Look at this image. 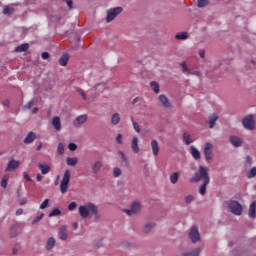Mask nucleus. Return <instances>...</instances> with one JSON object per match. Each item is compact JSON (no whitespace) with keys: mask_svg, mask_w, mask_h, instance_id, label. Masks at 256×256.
<instances>
[{"mask_svg":"<svg viewBox=\"0 0 256 256\" xmlns=\"http://www.w3.org/2000/svg\"><path fill=\"white\" fill-rule=\"evenodd\" d=\"M102 168H103V162L98 160L91 167L92 173L94 175H97V173H99V171H101Z\"/></svg>","mask_w":256,"mask_h":256,"instance_id":"nucleus-15","label":"nucleus"},{"mask_svg":"<svg viewBox=\"0 0 256 256\" xmlns=\"http://www.w3.org/2000/svg\"><path fill=\"white\" fill-rule=\"evenodd\" d=\"M19 229V225L14 224L10 228V238L15 239L17 237V230Z\"/></svg>","mask_w":256,"mask_h":256,"instance_id":"nucleus-30","label":"nucleus"},{"mask_svg":"<svg viewBox=\"0 0 256 256\" xmlns=\"http://www.w3.org/2000/svg\"><path fill=\"white\" fill-rule=\"evenodd\" d=\"M35 105V101L31 100L26 105L22 107V111H27L28 109H31Z\"/></svg>","mask_w":256,"mask_h":256,"instance_id":"nucleus-43","label":"nucleus"},{"mask_svg":"<svg viewBox=\"0 0 256 256\" xmlns=\"http://www.w3.org/2000/svg\"><path fill=\"white\" fill-rule=\"evenodd\" d=\"M158 99L163 107H165L166 109H171V102H169V98H167L165 94L159 95Z\"/></svg>","mask_w":256,"mask_h":256,"instance_id":"nucleus-12","label":"nucleus"},{"mask_svg":"<svg viewBox=\"0 0 256 256\" xmlns=\"http://www.w3.org/2000/svg\"><path fill=\"white\" fill-rule=\"evenodd\" d=\"M204 157L207 163L213 161V144L207 142L204 147Z\"/></svg>","mask_w":256,"mask_h":256,"instance_id":"nucleus-8","label":"nucleus"},{"mask_svg":"<svg viewBox=\"0 0 256 256\" xmlns=\"http://www.w3.org/2000/svg\"><path fill=\"white\" fill-rule=\"evenodd\" d=\"M185 201L188 204L193 203V201H195V197L193 195H188L185 197Z\"/></svg>","mask_w":256,"mask_h":256,"instance_id":"nucleus-51","label":"nucleus"},{"mask_svg":"<svg viewBox=\"0 0 256 256\" xmlns=\"http://www.w3.org/2000/svg\"><path fill=\"white\" fill-rule=\"evenodd\" d=\"M157 226V224L155 223H147L144 225L143 229H142V232L145 234V235H148V233L150 231H152L153 229H155V227Z\"/></svg>","mask_w":256,"mask_h":256,"instance_id":"nucleus-20","label":"nucleus"},{"mask_svg":"<svg viewBox=\"0 0 256 256\" xmlns=\"http://www.w3.org/2000/svg\"><path fill=\"white\" fill-rule=\"evenodd\" d=\"M190 151H191V155H192L193 159H195V161H199V159H201V152H199V150L195 146H191Z\"/></svg>","mask_w":256,"mask_h":256,"instance_id":"nucleus-17","label":"nucleus"},{"mask_svg":"<svg viewBox=\"0 0 256 256\" xmlns=\"http://www.w3.org/2000/svg\"><path fill=\"white\" fill-rule=\"evenodd\" d=\"M188 38H189V33L187 32H180L175 35V39L177 41H185Z\"/></svg>","mask_w":256,"mask_h":256,"instance_id":"nucleus-28","label":"nucleus"},{"mask_svg":"<svg viewBox=\"0 0 256 256\" xmlns=\"http://www.w3.org/2000/svg\"><path fill=\"white\" fill-rule=\"evenodd\" d=\"M37 139V134L35 132H29L24 139V145H29V143H33Z\"/></svg>","mask_w":256,"mask_h":256,"instance_id":"nucleus-13","label":"nucleus"},{"mask_svg":"<svg viewBox=\"0 0 256 256\" xmlns=\"http://www.w3.org/2000/svg\"><path fill=\"white\" fill-rule=\"evenodd\" d=\"M9 181V176H3L2 180H1V187H3V189H7V183Z\"/></svg>","mask_w":256,"mask_h":256,"instance_id":"nucleus-42","label":"nucleus"},{"mask_svg":"<svg viewBox=\"0 0 256 256\" xmlns=\"http://www.w3.org/2000/svg\"><path fill=\"white\" fill-rule=\"evenodd\" d=\"M131 148L133 153H139V138L137 136L132 139Z\"/></svg>","mask_w":256,"mask_h":256,"instance_id":"nucleus-18","label":"nucleus"},{"mask_svg":"<svg viewBox=\"0 0 256 256\" xmlns=\"http://www.w3.org/2000/svg\"><path fill=\"white\" fill-rule=\"evenodd\" d=\"M120 121H121V116L119 115V113H114L111 117L112 125H119Z\"/></svg>","mask_w":256,"mask_h":256,"instance_id":"nucleus-33","label":"nucleus"},{"mask_svg":"<svg viewBox=\"0 0 256 256\" xmlns=\"http://www.w3.org/2000/svg\"><path fill=\"white\" fill-rule=\"evenodd\" d=\"M248 217H250V219H255L256 217V202H252L249 206V210H248Z\"/></svg>","mask_w":256,"mask_h":256,"instance_id":"nucleus-16","label":"nucleus"},{"mask_svg":"<svg viewBox=\"0 0 256 256\" xmlns=\"http://www.w3.org/2000/svg\"><path fill=\"white\" fill-rule=\"evenodd\" d=\"M19 205H27V198L20 200Z\"/></svg>","mask_w":256,"mask_h":256,"instance_id":"nucleus-62","label":"nucleus"},{"mask_svg":"<svg viewBox=\"0 0 256 256\" xmlns=\"http://www.w3.org/2000/svg\"><path fill=\"white\" fill-rule=\"evenodd\" d=\"M131 210L133 211L134 215H136V213L141 211V204H139V202H134L131 206Z\"/></svg>","mask_w":256,"mask_h":256,"instance_id":"nucleus-36","label":"nucleus"},{"mask_svg":"<svg viewBox=\"0 0 256 256\" xmlns=\"http://www.w3.org/2000/svg\"><path fill=\"white\" fill-rule=\"evenodd\" d=\"M59 235L61 241H67V226H61L59 228Z\"/></svg>","mask_w":256,"mask_h":256,"instance_id":"nucleus-22","label":"nucleus"},{"mask_svg":"<svg viewBox=\"0 0 256 256\" xmlns=\"http://www.w3.org/2000/svg\"><path fill=\"white\" fill-rule=\"evenodd\" d=\"M25 51H29V44L24 43L22 45H19L15 48L16 53H25Z\"/></svg>","mask_w":256,"mask_h":256,"instance_id":"nucleus-25","label":"nucleus"},{"mask_svg":"<svg viewBox=\"0 0 256 256\" xmlns=\"http://www.w3.org/2000/svg\"><path fill=\"white\" fill-rule=\"evenodd\" d=\"M38 167L42 175H47V173H49V171L51 170V167H49V165L47 164H39Z\"/></svg>","mask_w":256,"mask_h":256,"instance_id":"nucleus-32","label":"nucleus"},{"mask_svg":"<svg viewBox=\"0 0 256 256\" xmlns=\"http://www.w3.org/2000/svg\"><path fill=\"white\" fill-rule=\"evenodd\" d=\"M16 215H23V208H19L17 211H16Z\"/></svg>","mask_w":256,"mask_h":256,"instance_id":"nucleus-64","label":"nucleus"},{"mask_svg":"<svg viewBox=\"0 0 256 256\" xmlns=\"http://www.w3.org/2000/svg\"><path fill=\"white\" fill-rule=\"evenodd\" d=\"M154 93H159V83L155 82V81H152L150 83Z\"/></svg>","mask_w":256,"mask_h":256,"instance_id":"nucleus-44","label":"nucleus"},{"mask_svg":"<svg viewBox=\"0 0 256 256\" xmlns=\"http://www.w3.org/2000/svg\"><path fill=\"white\" fill-rule=\"evenodd\" d=\"M179 175H181V172H174L170 176V183H172V185H175L177 181H179Z\"/></svg>","mask_w":256,"mask_h":256,"instance_id":"nucleus-35","label":"nucleus"},{"mask_svg":"<svg viewBox=\"0 0 256 256\" xmlns=\"http://www.w3.org/2000/svg\"><path fill=\"white\" fill-rule=\"evenodd\" d=\"M246 161L247 163H249L250 165H253V158L251 156H246Z\"/></svg>","mask_w":256,"mask_h":256,"instance_id":"nucleus-61","label":"nucleus"},{"mask_svg":"<svg viewBox=\"0 0 256 256\" xmlns=\"http://www.w3.org/2000/svg\"><path fill=\"white\" fill-rule=\"evenodd\" d=\"M228 209L233 215H242L243 214V206L237 200H231L228 202Z\"/></svg>","mask_w":256,"mask_h":256,"instance_id":"nucleus-5","label":"nucleus"},{"mask_svg":"<svg viewBox=\"0 0 256 256\" xmlns=\"http://www.w3.org/2000/svg\"><path fill=\"white\" fill-rule=\"evenodd\" d=\"M229 141L233 147H242L243 146V139L239 136L232 135L229 137Z\"/></svg>","mask_w":256,"mask_h":256,"instance_id":"nucleus-9","label":"nucleus"},{"mask_svg":"<svg viewBox=\"0 0 256 256\" xmlns=\"http://www.w3.org/2000/svg\"><path fill=\"white\" fill-rule=\"evenodd\" d=\"M68 149H69L70 151H77V144H75V143H73V142L69 143V144H68Z\"/></svg>","mask_w":256,"mask_h":256,"instance_id":"nucleus-54","label":"nucleus"},{"mask_svg":"<svg viewBox=\"0 0 256 256\" xmlns=\"http://www.w3.org/2000/svg\"><path fill=\"white\" fill-rule=\"evenodd\" d=\"M2 105H3L4 107H9V105H11V102L9 101V99H6V100H4V101L2 102Z\"/></svg>","mask_w":256,"mask_h":256,"instance_id":"nucleus-60","label":"nucleus"},{"mask_svg":"<svg viewBox=\"0 0 256 256\" xmlns=\"http://www.w3.org/2000/svg\"><path fill=\"white\" fill-rule=\"evenodd\" d=\"M2 13L3 15H13V13H15V8L6 5L4 6Z\"/></svg>","mask_w":256,"mask_h":256,"instance_id":"nucleus-34","label":"nucleus"},{"mask_svg":"<svg viewBox=\"0 0 256 256\" xmlns=\"http://www.w3.org/2000/svg\"><path fill=\"white\" fill-rule=\"evenodd\" d=\"M19 165H21V163L15 159H12L8 162V165L5 169L6 172H11V171H15V169H19Z\"/></svg>","mask_w":256,"mask_h":256,"instance_id":"nucleus-11","label":"nucleus"},{"mask_svg":"<svg viewBox=\"0 0 256 256\" xmlns=\"http://www.w3.org/2000/svg\"><path fill=\"white\" fill-rule=\"evenodd\" d=\"M118 155H120L121 163L124 167H129V158L125 156L123 151H118Z\"/></svg>","mask_w":256,"mask_h":256,"instance_id":"nucleus-21","label":"nucleus"},{"mask_svg":"<svg viewBox=\"0 0 256 256\" xmlns=\"http://www.w3.org/2000/svg\"><path fill=\"white\" fill-rule=\"evenodd\" d=\"M61 215V209L54 208L49 214L48 217H59Z\"/></svg>","mask_w":256,"mask_h":256,"instance_id":"nucleus-39","label":"nucleus"},{"mask_svg":"<svg viewBox=\"0 0 256 256\" xmlns=\"http://www.w3.org/2000/svg\"><path fill=\"white\" fill-rule=\"evenodd\" d=\"M124 213H126V215H128L129 217H131V215H135V212H133V210L132 209H130V210H124Z\"/></svg>","mask_w":256,"mask_h":256,"instance_id":"nucleus-58","label":"nucleus"},{"mask_svg":"<svg viewBox=\"0 0 256 256\" xmlns=\"http://www.w3.org/2000/svg\"><path fill=\"white\" fill-rule=\"evenodd\" d=\"M133 129L136 131V133H141V127L139 126V123L135 122L133 117H131Z\"/></svg>","mask_w":256,"mask_h":256,"instance_id":"nucleus-41","label":"nucleus"},{"mask_svg":"<svg viewBox=\"0 0 256 256\" xmlns=\"http://www.w3.org/2000/svg\"><path fill=\"white\" fill-rule=\"evenodd\" d=\"M66 163L67 165H69L70 167H75V165H77V163H79V159L77 157H68L66 159Z\"/></svg>","mask_w":256,"mask_h":256,"instance_id":"nucleus-31","label":"nucleus"},{"mask_svg":"<svg viewBox=\"0 0 256 256\" xmlns=\"http://www.w3.org/2000/svg\"><path fill=\"white\" fill-rule=\"evenodd\" d=\"M189 238L192 243H197L201 241V235L199 234V228L197 225H193L189 232Z\"/></svg>","mask_w":256,"mask_h":256,"instance_id":"nucleus-7","label":"nucleus"},{"mask_svg":"<svg viewBox=\"0 0 256 256\" xmlns=\"http://www.w3.org/2000/svg\"><path fill=\"white\" fill-rule=\"evenodd\" d=\"M208 119L209 129H213V127H215L217 121L219 120V116H217V114H211Z\"/></svg>","mask_w":256,"mask_h":256,"instance_id":"nucleus-14","label":"nucleus"},{"mask_svg":"<svg viewBox=\"0 0 256 256\" xmlns=\"http://www.w3.org/2000/svg\"><path fill=\"white\" fill-rule=\"evenodd\" d=\"M57 151L59 155H63V153H65V145H63V143H59Z\"/></svg>","mask_w":256,"mask_h":256,"instance_id":"nucleus-47","label":"nucleus"},{"mask_svg":"<svg viewBox=\"0 0 256 256\" xmlns=\"http://www.w3.org/2000/svg\"><path fill=\"white\" fill-rule=\"evenodd\" d=\"M68 5V9H73V0H63Z\"/></svg>","mask_w":256,"mask_h":256,"instance_id":"nucleus-56","label":"nucleus"},{"mask_svg":"<svg viewBox=\"0 0 256 256\" xmlns=\"http://www.w3.org/2000/svg\"><path fill=\"white\" fill-rule=\"evenodd\" d=\"M45 217V213H41L39 216H37L33 221H32V225H37V223H39V221H41V219H43Z\"/></svg>","mask_w":256,"mask_h":256,"instance_id":"nucleus-45","label":"nucleus"},{"mask_svg":"<svg viewBox=\"0 0 256 256\" xmlns=\"http://www.w3.org/2000/svg\"><path fill=\"white\" fill-rule=\"evenodd\" d=\"M100 247H103V242L101 240L94 242L93 244L94 249H100Z\"/></svg>","mask_w":256,"mask_h":256,"instance_id":"nucleus-49","label":"nucleus"},{"mask_svg":"<svg viewBox=\"0 0 256 256\" xmlns=\"http://www.w3.org/2000/svg\"><path fill=\"white\" fill-rule=\"evenodd\" d=\"M209 3H210L209 0H198L197 7L199 9H203L204 7H207V5H209Z\"/></svg>","mask_w":256,"mask_h":256,"instance_id":"nucleus-38","label":"nucleus"},{"mask_svg":"<svg viewBox=\"0 0 256 256\" xmlns=\"http://www.w3.org/2000/svg\"><path fill=\"white\" fill-rule=\"evenodd\" d=\"M41 57L42 59L47 60L51 57V55L49 54V52H43Z\"/></svg>","mask_w":256,"mask_h":256,"instance_id":"nucleus-57","label":"nucleus"},{"mask_svg":"<svg viewBox=\"0 0 256 256\" xmlns=\"http://www.w3.org/2000/svg\"><path fill=\"white\" fill-rule=\"evenodd\" d=\"M199 55H200L201 59H205V50H200Z\"/></svg>","mask_w":256,"mask_h":256,"instance_id":"nucleus-63","label":"nucleus"},{"mask_svg":"<svg viewBox=\"0 0 256 256\" xmlns=\"http://www.w3.org/2000/svg\"><path fill=\"white\" fill-rule=\"evenodd\" d=\"M242 125L247 131H255V116L249 114L242 118Z\"/></svg>","mask_w":256,"mask_h":256,"instance_id":"nucleus-3","label":"nucleus"},{"mask_svg":"<svg viewBox=\"0 0 256 256\" xmlns=\"http://www.w3.org/2000/svg\"><path fill=\"white\" fill-rule=\"evenodd\" d=\"M77 92L80 93L82 99H84V101H86L87 94H85V91H83V89H81V88H77Z\"/></svg>","mask_w":256,"mask_h":256,"instance_id":"nucleus-53","label":"nucleus"},{"mask_svg":"<svg viewBox=\"0 0 256 256\" xmlns=\"http://www.w3.org/2000/svg\"><path fill=\"white\" fill-rule=\"evenodd\" d=\"M69 62V54L68 53H63L62 56L59 59V64L62 67L67 66V63Z\"/></svg>","mask_w":256,"mask_h":256,"instance_id":"nucleus-23","label":"nucleus"},{"mask_svg":"<svg viewBox=\"0 0 256 256\" xmlns=\"http://www.w3.org/2000/svg\"><path fill=\"white\" fill-rule=\"evenodd\" d=\"M199 255H201V248H196L191 252L181 253V256H199Z\"/></svg>","mask_w":256,"mask_h":256,"instance_id":"nucleus-26","label":"nucleus"},{"mask_svg":"<svg viewBox=\"0 0 256 256\" xmlns=\"http://www.w3.org/2000/svg\"><path fill=\"white\" fill-rule=\"evenodd\" d=\"M55 238L50 237L48 238L47 242H46V251H51V249H53V247H55Z\"/></svg>","mask_w":256,"mask_h":256,"instance_id":"nucleus-29","label":"nucleus"},{"mask_svg":"<svg viewBox=\"0 0 256 256\" xmlns=\"http://www.w3.org/2000/svg\"><path fill=\"white\" fill-rule=\"evenodd\" d=\"M49 206V199H45L41 205H40V209H47V207Z\"/></svg>","mask_w":256,"mask_h":256,"instance_id":"nucleus-50","label":"nucleus"},{"mask_svg":"<svg viewBox=\"0 0 256 256\" xmlns=\"http://www.w3.org/2000/svg\"><path fill=\"white\" fill-rule=\"evenodd\" d=\"M182 141L185 143V145H191L193 143V140L191 139V134L188 132H184L182 134Z\"/></svg>","mask_w":256,"mask_h":256,"instance_id":"nucleus-24","label":"nucleus"},{"mask_svg":"<svg viewBox=\"0 0 256 256\" xmlns=\"http://www.w3.org/2000/svg\"><path fill=\"white\" fill-rule=\"evenodd\" d=\"M199 172H196L192 178H190V183H199V181H203L202 185H200L199 193L200 195H207V185L211 182V178L209 177V168L204 166H199Z\"/></svg>","mask_w":256,"mask_h":256,"instance_id":"nucleus-1","label":"nucleus"},{"mask_svg":"<svg viewBox=\"0 0 256 256\" xmlns=\"http://www.w3.org/2000/svg\"><path fill=\"white\" fill-rule=\"evenodd\" d=\"M246 177L248 179H253L256 177V167L251 168V170L247 172Z\"/></svg>","mask_w":256,"mask_h":256,"instance_id":"nucleus-40","label":"nucleus"},{"mask_svg":"<svg viewBox=\"0 0 256 256\" xmlns=\"http://www.w3.org/2000/svg\"><path fill=\"white\" fill-rule=\"evenodd\" d=\"M116 141H117L118 145H123V135L117 134Z\"/></svg>","mask_w":256,"mask_h":256,"instance_id":"nucleus-55","label":"nucleus"},{"mask_svg":"<svg viewBox=\"0 0 256 256\" xmlns=\"http://www.w3.org/2000/svg\"><path fill=\"white\" fill-rule=\"evenodd\" d=\"M151 147H152L153 155L157 157V155H159V143L157 142V140L151 141Z\"/></svg>","mask_w":256,"mask_h":256,"instance_id":"nucleus-27","label":"nucleus"},{"mask_svg":"<svg viewBox=\"0 0 256 256\" xmlns=\"http://www.w3.org/2000/svg\"><path fill=\"white\" fill-rule=\"evenodd\" d=\"M77 209V202H71L68 206L69 211H75Z\"/></svg>","mask_w":256,"mask_h":256,"instance_id":"nucleus-52","label":"nucleus"},{"mask_svg":"<svg viewBox=\"0 0 256 256\" xmlns=\"http://www.w3.org/2000/svg\"><path fill=\"white\" fill-rule=\"evenodd\" d=\"M95 89H96V91H98V93H103V91H105V84L100 83V84L96 85Z\"/></svg>","mask_w":256,"mask_h":256,"instance_id":"nucleus-46","label":"nucleus"},{"mask_svg":"<svg viewBox=\"0 0 256 256\" xmlns=\"http://www.w3.org/2000/svg\"><path fill=\"white\" fill-rule=\"evenodd\" d=\"M87 122V115H80L78 116L74 121H73V125L74 127H76V129H79V127H81V125H84Z\"/></svg>","mask_w":256,"mask_h":256,"instance_id":"nucleus-10","label":"nucleus"},{"mask_svg":"<svg viewBox=\"0 0 256 256\" xmlns=\"http://www.w3.org/2000/svg\"><path fill=\"white\" fill-rule=\"evenodd\" d=\"M78 213L82 219H87L89 217H94V221H99L101 219V215H99V206L91 202L79 206Z\"/></svg>","mask_w":256,"mask_h":256,"instance_id":"nucleus-2","label":"nucleus"},{"mask_svg":"<svg viewBox=\"0 0 256 256\" xmlns=\"http://www.w3.org/2000/svg\"><path fill=\"white\" fill-rule=\"evenodd\" d=\"M23 177L26 181H32L31 177L29 176V174H27V172H23Z\"/></svg>","mask_w":256,"mask_h":256,"instance_id":"nucleus-59","label":"nucleus"},{"mask_svg":"<svg viewBox=\"0 0 256 256\" xmlns=\"http://www.w3.org/2000/svg\"><path fill=\"white\" fill-rule=\"evenodd\" d=\"M70 179H71V170H66L60 182V191L62 194L67 193V190L69 189Z\"/></svg>","mask_w":256,"mask_h":256,"instance_id":"nucleus-4","label":"nucleus"},{"mask_svg":"<svg viewBox=\"0 0 256 256\" xmlns=\"http://www.w3.org/2000/svg\"><path fill=\"white\" fill-rule=\"evenodd\" d=\"M180 67H182V73H185L186 75H191V70L189 69V67H187L186 62H181Z\"/></svg>","mask_w":256,"mask_h":256,"instance_id":"nucleus-37","label":"nucleus"},{"mask_svg":"<svg viewBox=\"0 0 256 256\" xmlns=\"http://www.w3.org/2000/svg\"><path fill=\"white\" fill-rule=\"evenodd\" d=\"M121 170H120V168L119 167H115L114 169H113V177H121Z\"/></svg>","mask_w":256,"mask_h":256,"instance_id":"nucleus-48","label":"nucleus"},{"mask_svg":"<svg viewBox=\"0 0 256 256\" xmlns=\"http://www.w3.org/2000/svg\"><path fill=\"white\" fill-rule=\"evenodd\" d=\"M52 125L56 131H61V118L59 116H55L52 119Z\"/></svg>","mask_w":256,"mask_h":256,"instance_id":"nucleus-19","label":"nucleus"},{"mask_svg":"<svg viewBox=\"0 0 256 256\" xmlns=\"http://www.w3.org/2000/svg\"><path fill=\"white\" fill-rule=\"evenodd\" d=\"M123 13V7H115L107 11L106 23H111L117 17Z\"/></svg>","mask_w":256,"mask_h":256,"instance_id":"nucleus-6","label":"nucleus"}]
</instances>
